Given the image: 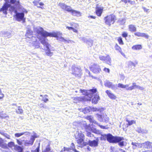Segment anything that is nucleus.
<instances>
[{
  "mask_svg": "<svg viewBox=\"0 0 152 152\" xmlns=\"http://www.w3.org/2000/svg\"><path fill=\"white\" fill-rule=\"evenodd\" d=\"M106 56H101L99 57V59L102 61H105V59L106 58Z\"/></svg>",
  "mask_w": 152,
  "mask_h": 152,
  "instance_id": "49",
  "label": "nucleus"
},
{
  "mask_svg": "<svg viewBox=\"0 0 152 152\" xmlns=\"http://www.w3.org/2000/svg\"><path fill=\"white\" fill-rule=\"evenodd\" d=\"M90 70L94 74L99 73L101 71L100 66L97 64L94 63L89 67Z\"/></svg>",
  "mask_w": 152,
  "mask_h": 152,
  "instance_id": "9",
  "label": "nucleus"
},
{
  "mask_svg": "<svg viewBox=\"0 0 152 152\" xmlns=\"http://www.w3.org/2000/svg\"><path fill=\"white\" fill-rule=\"evenodd\" d=\"M15 143L13 142H9L7 144V146L9 148H11L13 147H14L15 148Z\"/></svg>",
  "mask_w": 152,
  "mask_h": 152,
  "instance_id": "33",
  "label": "nucleus"
},
{
  "mask_svg": "<svg viewBox=\"0 0 152 152\" xmlns=\"http://www.w3.org/2000/svg\"><path fill=\"white\" fill-rule=\"evenodd\" d=\"M142 48V46L141 45L138 44L133 45L132 48L134 50H140Z\"/></svg>",
  "mask_w": 152,
  "mask_h": 152,
  "instance_id": "24",
  "label": "nucleus"
},
{
  "mask_svg": "<svg viewBox=\"0 0 152 152\" xmlns=\"http://www.w3.org/2000/svg\"><path fill=\"white\" fill-rule=\"evenodd\" d=\"M39 43L37 41H34L33 43V45L35 47V48H39Z\"/></svg>",
  "mask_w": 152,
  "mask_h": 152,
  "instance_id": "37",
  "label": "nucleus"
},
{
  "mask_svg": "<svg viewBox=\"0 0 152 152\" xmlns=\"http://www.w3.org/2000/svg\"><path fill=\"white\" fill-rule=\"evenodd\" d=\"M75 24V28H74L73 27H72L66 26V28L69 30H72L75 33L77 32V30L76 28H77L78 26V25L77 24L74 23Z\"/></svg>",
  "mask_w": 152,
  "mask_h": 152,
  "instance_id": "27",
  "label": "nucleus"
},
{
  "mask_svg": "<svg viewBox=\"0 0 152 152\" xmlns=\"http://www.w3.org/2000/svg\"><path fill=\"white\" fill-rule=\"evenodd\" d=\"M39 40L40 41L41 43L44 45L46 47L47 49H49V47L50 46V45L48 42V40H46L45 38H43L42 39H40Z\"/></svg>",
  "mask_w": 152,
  "mask_h": 152,
  "instance_id": "18",
  "label": "nucleus"
},
{
  "mask_svg": "<svg viewBox=\"0 0 152 152\" xmlns=\"http://www.w3.org/2000/svg\"><path fill=\"white\" fill-rule=\"evenodd\" d=\"M16 113L18 114H22L23 112V110L22 107L20 106L17 107V108L15 110Z\"/></svg>",
  "mask_w": 152,
  "mask_h": 152,
  "instance_id": "26",
  "label": "nucleus"
},
{
  "mask_svg": "<svg viewBox=\"0 0 152 152\" xmlns=\"http://www.w3.org/2000/svg\"><path fill=\"white\" fill-rule=\"evenodd\" d=\"M98 125L101 129H106V127L105 126H102V125H99V124Z\"/></svg>",
  "mask_w": 152,
  "mask_h": 152,
  "instance_id": "57",
  "label": "nucleus"
},
{
  "mask_svg": "<svg viewBox=\"0 0 152 152\" xmlns=\"http://www.w3.org/2000/svg\"><path fill=\"white\" fill-rule=\"evenodd\" d=\"M89 75L90 77H92L93 78H94V77L92 76L91 75V73H90L89 72Z\"/></svg>",
  "mask_w": 152,
  "mask_h": 152,
  "instance_id": "61",
  "label": "nucleus"
},
{
  "mask_svg": "<svg viewBox=\"0 0 152 152\" xmlns=\"http://www.w3.org/2000/svg\"><path fill=\"white\" fill-rule=\"evenodd\" d=\"M128 86L129 85H124L120 83H119L118 84V87L122 88H125L128 87Z\"/></svg>",
  "mask_w": 152,
  "mask_h": 152,
  "instance_id": "41",
  "label": "nucleus"
},
{
  "mask_svg": "<svg viewBox=\"0 0 152 152\" xmlns=\"http://www.w3.org/2000/svg\"><path fill=\"white\" fill-rule=\"evenodd\" d=\"M124 139L123 137L114 136L110 133L108 134L107 141L110 143H116L118 142L123 140Z\"/></svg>",
  "mask_w": 152,
  "mask_h": 152,
  "instance_id": "6",
  "label": "nucleus"
},
{
  "mask_svg": "<svg viewBox=\"0 0 152 152\" xmlns=\"http://www.w3.org/2000/svg\"><path fill=\"white\" fill-rule=\"evenodd\" d=\"M142 9L144 10V11L146 12H149V10L148 9H147L145 7H143Z\"/></svg>",
  "mask_w": 152,
  "mask_h": 152,
  "instance_id": "55",
  "label": "nucleus"
},
{
  "mask_svg": "<svg viewBox=\"0 0 152 152\" xmlns=\"http://www.w3.org/2000/svg\"><path fill=\"white\" fill-rule=\"evenodd\" d=\"M104 85L105 86L109 88H111L113 90L116 88L115 85L113 84L111 82L109 81H106L104 83Z\"/></svg>",
  "mask_w": 152,
  "mask_h": 152,
  "instance_id": "17",
  "label": "nucleus"
},
{
  "mask_svg": "<svg viewBox=\"0 0 152 152\" xmlns=\"http://www.w3.org/2000/svg\"><path fill=\"white\" fill-rule=\"evenodd\" d=\"M58 6L64 10L68 12H71L73 15L78 16L81 15L80 12L71 9L70 6L66 5L64 3H59Z\"/></svg>",
  "mask_w": 152,
  "mask_h": 152,
  "instance_id": "4",
  "label": "nucleus"
},
{
  "mask_svg": "<svg viewBox=\"0 0 152 152\" xmlns=\"http://www.w3.org/2000/svg\"><path fill=\"white\" fill-rule=\"evenodd\" d=\"M78 137L76 140L77 143L80 145V147H83L86 146L88 143L87 142H84L85 135L82 133H79L77 135Z\"/></svg>",
  "mask_w": 152,
  "mask_h": 152,
  "instance_id": "7",
  "label": "nucleus"
},
{
  "mask_svg": "<svg viewBox=\"0 0 152 152\" xmlns=\"http://www.w3.org/2000/svg\"><path fill=\"white\" fill-rule=\"evenodd\" d=\"M0 147L5 149L7 148V144L4 143V139L1 137H0Z\"/></svg>",
  "mask_w": 152,
  "mask_h": 152,
  "instance_id": "22",
  "label": "nucleus"
},
{
  "mask_svg": "<svg viewBox=\"0 0 152 152\" xmlns=\"http://www.w3.org/2000/svg\"><path fill=\"white\" fill-rule=\"evenodd\" d=\"M134 34L136 36L144 37L147 39H148L149 37V36L147 34L145 33H140L139 32H135L134 33Z\"/></svg>",
  "mask_w": 152,
  "mask_h": 152,
  "instance_id": "15",
  "label": "nucleus"
},
{
  "mask_svg": "<svg viewBox=\"0 0 152 152\" xmlns=\"http://www.w3.org/2000/svg\"><path fill=\"white\" fill-rule=\"evenodd\" d=\"M98 116H99V117H101L102 116V115H98Z\"/></svg>",
  "mask_w": 152,
  "mask_h": 152,
  "instance_id": "64",
  "label": "nucleus"
},
{
  "mask_svg": "<svg viewBox=\"0 0 152 152\" xmlns=\"http://www.w3.org/2000/svg\"><path fill=\"white\" fill-rule=\"evenodd\" d=\"M38 34H41L42 36L46 37H48L56 38L57 40L61 42H66L67 41L61 37L62 34L60 31L53 32L49 33L44 31L42 28H40L37 31Z\"/></svg>",
  "mask_w": 152,
  "mask_h": 152,
  "instance_id": "1",
  "label": "nucleus"
},
{
  "mask_svg": "<svg viewBox=\"0 0 152 152\" xmlns=\"http://www.w3.org/2000/svg\"><path fill=\"white\" fill-rule=\"evenodd\" d=\"M114 48L115 50L120 53L122 55H123L124 54L122 51L121 48L117 43L115 44Z\"/></svg>",
  "mask_w": 152,
  "mask_h": 152,
  "instance_id": "25",
  "label": "nucleus"
},
{
  "mask_svg": "<svg viewBox=\"0 0 152 152\" xmlns=\"http://www.w3.org/2000/svg\"><path fill=\"white\" fill-rule=\"evenodd\" d=\"M25 133V132H23L21 133H16L15 134V136L16 137H18L24 134Z\"/></svg>",
  "mask_w": 152,
  "mask_h": 152,
  "instance_id": "42",
  "label": "nucleus"
},
{
  "mask_svg": "<svg viewBox=\"0 0 152 152\" xmlns=\"http://www.w3.org/2000/svg\"><path fill=\"white\" fill-rule=\"evenodd\" d=\"M91 133L90 132H87L86 135L88 137H91Z\"/></svg>",
  "mask_w": 152,
  "mask_h": 152,
  "instance_id": "56",
  "label": "nucleus"
},
{
  "mask_svg": "<svg viewBox=\"0 0 152 152\" xmlns=\"http://www.w3.org/2000/svg\"><path fill=\"white\" fill-rule=\"evenodd\" d=\"M80 92L83 93V95L84 96L83 97H76L74 98V100L80 102L83 100L89 101L91 100L92 98L93 95L94 93L97 92V89L95 87H93L92 88L89 90H82L80 89Z\"/></svg>",
  "mask_w": 152,
  "mask_h": 152,
  "instance_id": "2",
  "label": "nucleus"
},
{
  "mask_svg": "<svg viewBox=\"0 0 152 152\" xmlns=\"http://www.w3.org/2000/svg\"><path fill=\"white\" fill-rule=\"evenodd\" d=\"M126 122H128L127 124V126H131L133 124H135L136 123V121L135 120H132L131 121L129 120L128 118H126Z\"/></svg>",
  "mask_w": 152,
  "mask_h": 152,
  "instance_id": "28",
  "label": "nucleus"
},
{
  "mask_svg": "<svg viewBox=\"0 0 152 152\" xmlns=\"http://www.w3.org/2000/svg\"><path fill=\"white\" fill-rule=\"evenodd\" d=\"M107 136L108 134H102L100 137V139L101 140L105 141L106 140H107Z\"/></svg>",
  "mask_w": 152,
  "mask_h": 152,
  "instance_id": "31",
  "label": "nucleus"
},
{
  "mask_svg": "<svg viewBox=\"0 0 152 152\" xmlns=\"http://www.w3.org/2000/svg\"><path fill=\"white\" fill-rule=\"evenodd\" d=\"M39 146L37 147L35 150L33 151H32V152H39Z\"/></svg>",
  "mask_w": 152,
  "mask_h": 152,
  "instance_id": "54",
  "label": "nucleus"
},
{
  "mask_svg": "<svg viewBox=\"0 0 152 152\" xmlns=\"http://www.w3.org/2000/svg\"><path fill=\"white\" fill-rule=\"evenodd\" d=\"M43 101L45 102H46L47 101H48V99L47 98H45V99H43Z\"/></svg>",
  "mask_w": 152,
  "mask_h": 152,
  "instance_id": "59",
  "label": "nucleus"
},
{
  "mask_svg": "<svg viewBox=\"0 0 152 152\" xmlns=\"http://www.w3.org/2000/svg\"><path fill=\"white\" fill-rule=\"evenodd\" d=\"M89 18H93V19H95L96 18V17L95 16H92V15H91V16H89L88 17Z\"/></svg>",
  "mask_w": 152,
  "mask_h": 152,
  "instance_id": "60",
  "label": "nucleus"
},
{
  "mask_svg": "<svg viewBox=\"0 0 152 152\" xmlns=\"http://www.w3.org/2000/svg\"><path fill=\"white\" fill-rule=\"evenodd\" d=\"M48 49V51L46 52V54L48 56H52L53 54V53L52 52H51L49 48Z\"/></svg>",
  "mask_w": 152,
  "mask_h": 152,
  "instance_id": "45",
  "label": "nucleus"
},
{
  "mask_svg": "<svg viewBox=\"0 0 152 152\" xmlns=\"http://www.w3.org/2000/svg\"><path fill=\"white\" fill-rule=\"evenodd\" d=\"M40 1L41 0H35L33 1V3L34 5L37 6L38 8L43 9H44V7L43 6L44 5V4L42 2L39 3Z\"/></svg>",
  "mask_w": 152,
  "mask_h": 152,
  "instance_id": "13",
  "label": "nucleus"
},
{
  "mask_svg": "<svg viewBox=\"0 0 152 152\" xmlns=\"http://www.w3.org/2000/svg\"><path fill=\"white\" fill-rule=\"evenodd\" d=\"M117 41L120 45H124V42L122 40V38L121 37H119L118 38Z\"/></svg>",
  "mask_w": 152,
  "mask_h": 152,
  "instance_id": "38",
  "label": "nucleus"
},
{
  "mask_svg": "<svg viewBox=\"0 0 152 152\" xmlns=\"http://www.w3.org/2000/svg\"><path fill=\"white\" fill-rule=\"evenodd\" d=\"M15 16L16 20L18 21H20L21 20H25V19L24 18V14L23 12L21 13L17 12Z\"/></svg>",
  "mask_w": 152,
  "mask_h": 152,
  "instance_id": "11",
  "label": "nucleus"
},
{
  "mask_svg": "<svg viewBox=\"0 0 152 152\" xmlns=\"http://www.w3.org/2000/svg\"><path fill=\"white\" fill-rule=\"evenodd\" d=\"M103 71H104L105 72H107L108 73H109L110 72L109 69L106 67L104 68Z\"/></svg>",
  "mask_w": 152,
  "mask_h": 152,
  "instance_id": "52",
  "label": "nucleus"
},
{
  "mask_svg": "<svg viewBox=\"0 0 152 152\" xmlns=\"http://www.w3.org/2000/svg\"><path fill=\"white\" fill-rule=\"evenodd\" d=\"M38 137L36 134H34L32 136L29 140L28 142L27 140H22L21 138L17 139L16 142L17 144L19 145H22L23 144L25 146H29L32 145L34 143L35 139Z\"/></svg>",
  "mask_w": 152,
  "mask_h": 152,
  "instance_id": "3",
  "label": "nucleus"
},
{
  "mask_svg": "<svg viewBox=\"0 0 152 152\" xmlns=\"http://www.w3.org/2000/svg\"><path fill=\"white\" fill-rule=\"evenodd\" d=\"M26 34L27 35H31L33 34V31H32L28 30L26 32Z\"/></svg>",
  "mask_w": 152,
  "mask_h": 152,
  "instance_id": "50",
  "label": "nucleus"
},
{
  "mask_svg": "<svg viewBox=\"0 0 152 152\" xmlns=\"http://www.w3.org/2000/svg\"><path fill=\"white\" fill-rule=\"evenodd\" d=\"M152 144V143L149 141L145 142L142 144L143 145L144 148L146 149H150L151 148Z\"/></svg>",
  "mask_w": 152,
  "mask_h": 152,
  "instance_id": "20",
  "label": "nucleus"
},
{
  "mask_svg": "<svg viewBox=\"0 0 152 152\" xmlns=\"http://www.w3.org/2000/svg\"><path fill=\"white\" fill-rule=\"evenodd\" d=\"M105 61L107 64L109 65H111V59L109 56H106V58Z\"/></svg>",
  "mask_w": 152,
  "mask_h": 152,
  "instance_id": "34",
  "label": "nucleus"
},
{
  "mask_svg": "<svg viewBox=\"0 0 152 152\" xmlns=\"http://www.w3.org/2000/svg\"><path fill=\"white\" fill-rule=\"evenodd\" d=\"M50 144H48L46 147L45 149L42 151V152H52Z\"/></svg>",
  "mask_w": 152,
  "mask_h": 152,
  "instance_id": "30",
  "label": "nucleus"
},
{
  "mask_svg": "<svg viewBox=\"0 0 152 152\" xmlns=\"http://www.w3.org/2000/svg\"><path fill=\"white\" fill-rule=\"evenodd\" d=\"M122 1L124 2L125 3H126L127 2H128L129 3H130L131 1L130 0H128V1L127 0H121Z\"/></svg>",
  "mask_w": 152,
  "mask_h": 152,
  "instance_id": "58",
  "label": "nucleus"
},
{
  "mask_svg": "<svg viewBox=\"0 0 152 152\" xmlns=\"http://www.w3.org/2000/svg\"><path fill=\"white\" fill-rule=\"evenodd\" d=\"M14 149L18 152H23V148L20 146L15 145Z\"/></svg>",
  "mask_w": 152,
  "mask_h": 152,
  "instance_id": "29",
  "label": "nucleus"
},
{
  "mask_svg": "<svg viewBox=\"0 0 152 152\" xmlns=\"http://www.w3.org/2000/svg\"><path fill=\"white\" fill-rule=\"evenodd\" d=\"M85 118L89 121L90 123H94L95 124H98L96 121H95L93 119V117L91 115H88L85 117Z\"/></svg>",
  "mask_w": 152,
  "mask_h": 152,
  "instance_id": "23",
  "label": "nucleus"
},
{
  "mask_svg": "<svg viewBox=\"0 0 152 152\" xmlns=\"http://www.w3.org/2000/svg\"><path fill=\"white\" fill-rule=\"evenodd\" d=\"M131 144L132 145V148L133 149H135L137 147L140 146V143H136L135 142H132Z\"/></svg>",
  "mask_w": 152,
  "mask_h": 152,
  "instance_id": "32",
  "label": "nucleus"
},
{
  "mask_svg": "<svg viewBox=\"0 0 152 152\" xmlns=\"http://www.w3.org/2000/svg\"><path fill=\"white\" fill-rule=\"evenodd\" d=\"M10 9H9V11L11 12H14L15 13L17 12V10L15 9V8L13 6H11L10 5V7H9Z\"/></svg>",
  "mask_w": 152,
  "mask_h": 152,
  "instance_id": "40",
  "label": "nucleus"
},
{
  "mask_svg": "<svg viewBox=\"0 0 152 152\" xmlns=\"http://www.w3.org/2000/svg\"><path fill=\"white\" fill-rule=\"evenodd\" d=\"M83 112L84 113L86 114L90 112V109L87 107L85 108L83 110Z\"/></svg>",
  "mask_w": 152,
  "mask_h": 152,
  "instance_id": "44",
  "label": "nucleus"
},
{
  "mask_svg": "<svg viewBox=\"0 0 152 152\" xmlns=\"http://www.w3.org/2000/svg\"><path fill=\"white\" fill-rule=\"evenodd\" d=\"M135 64L134 63L132 62H130L128 64V67L129 68H131L132 66L134 67L135 66Z\"/></svg>",
  "mask_w": 152,
  "mask_h": 152,
  "instance_id": "46",
  "label": "nucleus"
},
{
  "mask_svg": "<svg viewBox=\"0 0 152 152\" xmlns=\"http://www.w3.org/2000/svg\"><path fill=\"white\" fill-rule=\"evenodd\" d=\"M104 20L105 24L109 26L113 24L116 20V16L113 14H111L106 16Z\"/></svg>",
  "mask_w": 152,
  "mask_h": 152,
  "instance_id": "5",
  "label": "nucleus"
},
{
  "mask_svg": "<svg viewBox=\"0 0 152 152\" xmlns=\"http://www.w3.org/2000/svg\"><path fill=\"white\" fill-rule=\"evenodd\" d=\"M97 92L96 93L94 94H96L94 95L93 97L91 99L92 103L94 104H96L100 99L99 95L97 93Z\"/></svg>",
  "mask_w": 152,
  "mask_h": 152,
  "instance_id": "14",
  "label": "nucleus"
},
{
  "mask_svg": "<svg viewBox=\"0 0 152 152\" xmlns=\"http://www.w3.org/2000/svg\"><path fill=\"white\" fill-rule=\"evenodd\" d=\"M0 95H1V96H0V99H2L4 97V95L2 93L1 90L0 91Z\"/></svg>",
  "mask_w": 152,
  "mask_h": 152,
  "instance_id": "51",
  "label": "nucleus"
},
{
  "mask_svg": "<svg viewBox=\"0 0 152 152\" xmlns=\"http://www.w3.org/2000/svg\"><path fill=\"white\" fill-rule=\"evenodd\" d=\"M10 6V4L5 2L4 4L2 7L0 9V12H2L5 15L7 14V11L9 7Z\"/></svg>",
  "mask_w": 152,
  "mask_h": 152,
  "instance_id": "10",
  "label": "nucleus"
},
{
  "mask_svg": "<svg viewBox=\"0 0 152 152\" xmlns=\"http://www.w3.org/2000/svg\"><path fill=\"white\" fill-rule=\"evenodd\" d=\"M88 144L91 147H96L98 145V142L95 140L92 141L89 140Z\"/></svg>",
  "mask_w": 152,
  "mask_h": 152,
  "instance_id": "19",
  "label": "nucleus"
},
{
  "mask_svg": "<svg viewBox=\"0 0 152 152\" xmlns=\"http://www.w3.org/2000/svg\"><path fill=\"white\" fill-rule=\"evenodd\" d=\"M121 36L123 37L125 39H126V38L128 36V33L124 31L122 33Z\"/></svg>",
  "mask_w": 152,
  "mask_h": 152,
  "instance_id": "43",
  "label": "nucleus"
},
{
  "mask_svg": "<svg viewBox=\"0 0 152 152\" xmlns=\"http://www.w3.org/2000/svg\"><path fill=\"white\" fill-rule=\"evenodd\" d=\"M0 134L5 137L8 139H10V136L7 133H4L0 130Z\"/></svg>",
  "mask_w": 152,
  "mask_h": 152,
  "instance_id": "35",
  "label": "nucleus"
},
{
  "mask_svg": "<svg viewBox=\"0 0 152 152\" xmlns=\"http://www.w3.org/2000/svg\"><path fill=\"white\" fill-rule=\"evenodd\" d=\"M12 106H17V104H15V103H13L12 104Z\"/></svg>",
  "mask_w": 152,
  "mask_h": 152,
  "instance_id": "63",
  "label": "nucleus"
},
{
  "mask_svg": "<svg viewBox=\"0 0 152 152\" xmlns=\"http://www.w3.org/2000/svg\"><path fill=\"white\" fill-rule=\"evenodd\" d=\"M119 150L123 152H124L125 151H123L122 149L121 148L119 149Z\"/></svg>",
  "mask_w": 152,
  "mask_h": 152,
  "instance_id": "62",
  "label": "nucleus"
},
{
  "mask_svg": "<svg viewBox=\"0 0 152 152\" xmlns=\"http://www.w3.org/2000/svg\"><path fill=\"white\" fill-rule=\"evenodd\" d=\"M105 93L107 94L109 97L111 99L115 100L117 98L116 96L112 93L110 90H107L105 91Z\"/></svg>",
  "mask_w": 152,
  "mask_h": 152,
  "instance_id": "16",
  "label": "nucleus"
},
{
  "mask_svg": "<svg viewBox=\"0 0 152 152\" xmlns=\"http://www.w3.org/2000/svg\"><path fill=\"white\" fill-rule=\"evenodd\" d=\"M122 140L118 142V145L121 147H122L124 146V142L122 141Z\"/></svg>",
  "mask_w": 152,
  "mask_h": 152,
  "instance_id": "48",
  "label": "nucleus"
},
{
  "mask_svg": "<svg viewBox=\"0 0 152 152\" xmlns=\"http://www.w3.org/2000/svg\"><path fill=\"white\" fill-rule=\"evenodd\" d=\"M71 74L75 77H80L82 75V69L76 66L73 65L71 67Z\"/></svg>",
  "mask_w": 152,
  "mask_h": 152,
  "instance_id": "8",
  "label": "nucleus"
},
{
  "mask_svg": "<svg viewBox=\"0 0 152 152\" xmlns=\"http://www.w3.org/2000/svg\"><path fill=\"white\" fill-rule=\"evenodd\" d=\"M129 31L131 32H134L137 31L136 26L133 24H130L128 26Z\"/></svg>",
  "mask_w": 152,
  "mask_h": 152,
  "instance_id": "21",
  "label": "nucleus"
},
{
  "mask_svg": "<svg viewBox=\"0 0 152 152\" xmlns=\"http://www.w3.org/2000/svg\"><path fill=\"white\" fill-rule=\"evenodd\" d=\"M98 4H97L95 7V13L98 17L101 16L103 11V7H100L98 6Z\"/></svg>",
  "mask_w": 152,
  "mask_h": 152,
  "instance_id": "12",
  "label": "nucleus"
},
{
  "mask_svg": "<svg viewBox=\"0 0 152 152\" xmlns=\"http://www.w3.org/2000/svg\"><path fill=\"white\" fill-rule=\"evenodd\" d=\"M71 149V148H66V147H64L63 148V150H62L61 152H63L64 151H70Z\"/></svg>",
  "mask_w": 152,
  "mask_h": 152,
  "instance_id": "47",
  "label": "nucleus"
},
{
  "mask_svg": "<svg viewBox=\"0 0 152 152\" xmlns=\"http://www.w3.org/2000/svg\"><path fill=\"white\" fill-rule=\"evenodd\" d=\"M134 89V88L133 86H132L129 87L128 88H126V90L127 91H130L133 90Z\"/></svg>",
  "mask_w": 152,
  "mask_h": 152,
  "instance_id": "53",
  "label": "nucleus"
},
{
  "mask_svg": "<svg viewBox=\"0 0 152 152\" xmlns=\"http://www.w3.org/2000/svg\"><path fill=\"white\" fill-rule=\"evenodd\" d=\"M132 86H133V87L134 88H138L139 89H140L141 90H142L143 89V88L142 87L137 86L136 84V83H132Z\"/></svg>",
  "mask_w": 152,
  "mask_h": 152,
  "instance_id": "39",
  "label": "nucleus"
},
{
  "mask_svg": "<svg viewBox=\"0 0 152 152\" xmlns=\"http://www.w3.org/2000/svg\"><path fill=\"white\" fill-rule=\"evenodd\" d=\"M0 134L5 137L8 139H10V136L7 133H4L0 130Z\"/></svg>",
  "mask_w": 152,
  "mask_h": 152,
  "instance_id": "36",
  "label": "nucleus"
}]
</instances>
